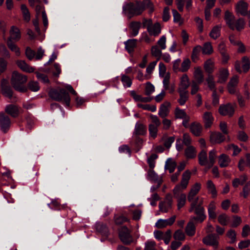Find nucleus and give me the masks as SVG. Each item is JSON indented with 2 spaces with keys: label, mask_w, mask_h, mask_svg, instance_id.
I'll return each instance as SVG.
<instances>
[{
  "label": "nucleus",
  "mask_w": 250,
  "mask_h": 250,
  "mask_svg": "<svg viewBox=\"0 0 250 250\" xmlns=\"http://www.w3.org/2000/svg\"><path fill=\"white\" fill-rule=\"evenodd\" d=\"M21 10L24 20L26 22H28L30 20V14L25 4H22L21 5Z\"/></svg>",
  "instance_id": "obj_53"
},
{
  "label": "nucleus",
  "mask_w": 250,
  "mask_h": 250,
  "mask_svg": "<svg viewBox=\"0 0 250 250\" xmlns=\"http://www.w3.org/2000/svg\"><path fill=\"white\" fill-rule=\"evenodd\" d=\"M185 154L188 159H192L196 155L195 148L192 146H188L185 150Z\"/></svg>",
  "instance_id": "obj_42"
},
{
  "label": "nucleus",
  "mask_w": 250,
  "mask_h": 250,
  "mask_svg": "<svg viewBox=\"0 0 250 250\" xmlns=\"http://www.w3.org/2000/svg\"><path fill=\"white\" fill-rule=\"evenodd\" d=\"M189 129L191 132L194 135L199 136L201 135L203 127L201 124L194 122L191 124L189 126Z\"/></svg>",
  "instance_id": "obj_20"
},
{
  "label": "nucleus",
  "mask_w": 250,
  "mask_h": 250,
  "mask_svg": "<svg viewBox=\"0 0 250 250\" xmlns=\"http://www.w3.org/2000/svg\"><path fill=\"white\" fill-rule=\"evenodd\" d=\"M180 98L178 99V103L181 105H183L185 104L186 102L188 99V91L183 90H178Z\"/></svg>",
  "instance_id": "obj_40"
},
{
  "label": "nucleus",
  "mask_w": 250,
  "mask_h": 250,
  "mask_svg": "<svg viewBox=\"0 0 250 250\" xmlns=\"http://www.w3.org/2000/svg\"><path fill=\"white\" fill-rule=\"evenodd\" d=\"M193 221L190 219V221L188 223L185 228V231L187 234L189 236H192L195 233L196 229L193 224Z\"/></svg>",
  "instance_id": "obj_39"
},
{
  "label": "nucleus",
  "mask_w": 250,
  "mask_h": 250,
  "mask_svg": "<svg viewBox=\"0 0 250 250\" xmlns=\"http://www.w3.org/2000/svg\"><path fill=\"white\" fill-rule=\"evenodd\" d=\"M141 3L145 7V9H148L149 13H151L154 11V4L150 0H143L141 1Z\"/></svg>",
  "instance_id": "obj_51"
},
{
  "label": "nucleus",
  "mask_w": 250,
  "mask_h": 250,
  "mask_svg": "<svg viewBox=\"0 0 250 250\" xmlns=\"http://www.w3.org/2000/svg\"><path fill=\"white\" fill-rule=\"evenodd\" d=\"M147 31L150 35L158 36L161 32V27L159 23L156 22L148 27Z\"/></svg>",
  "instance_id": "obj_22"
},
{
  "label": "nucleus",
  "mask_w": 250,
  "mask_h": 250,
  "mask_svg": "<svg viewBox=\"0 0 250 250\" xmlns=\"http://www.w3.org/2000/svg\"><path fill=\"white\" fill-rule=\"evenodd\" d=\"M216 209L215 203L214 201H211L208 208V217L210 219H215L216 217V214L215 212Z\"/></svg>",
  "instance_id": "obj_44"
},
{
  "label": "nucleus",
  "mask_w": 250,
  "mask_h": 250,
  "mask_svg": "<svg viewBox=\"0 0 250 250\" xmlns=\"http://www.w3.org/2000/svg\"><path fill=\"white\" fill-rule=\"evenodd\" d=\"M96 229L97 231L100 232L104 236H107L108 229L106 226L103 223H98L96 224Z\"/></svg>",
  "instance_id": "obj_45"
},
{
  "label": "nucleus",
  "mask_w": 250,
  "mask_h": 250,
  "mask_svg": "<svg viewBox=\"0 0 250 250\" xmlns=\"http://www.w3.org/2000/svg\"><path fill=\"white\" fill-rule=\"evenodd\" d=\"M27 80V78L26 76L17 71H14L12 73L11 82L16 90L21 92H26L27 88L24 84L26 83Z\"/></svg>",
  "instance_id": "obj_1"
},
{
  "label": "nucleus",
  "mask_w": 250,
  "mask_h": 250,
  "mask_svg": "<svg viewBox=\"0 0 250 250\" xmlns=\"http://www.w3.org/2000/svg\"><path fill=\"white\" fill-rule=\"evenodd\" d=\"M151 122L148 125V131L149 136L153 139L157 137L158 127L161 125V121L156 115H151L150 116Z\"/></svg>",
  "instance_id": "obj_4"
},
{
  "label": "nucleus",
  "mask_w": 250,
  "mask_h": 250,
  "mask_svg": "<svg viewBox=\"0 0 250 250\" xmlns=\"http://www.w3.org/2000/svg\"><path fill=\"white\" fill-rule=\"evenodd\" d=\"M221 25H216L214 26L210 31L209 36L211 38L216 40L221 35Z\"/></svg>",
  "instance_id": "obj_34"
},
{
  "label": "nucleus",
  "mask_w": 250,
  "mask_h": 250,
  "mask_svg": "<svg viewBox=\"0 0 250 250\" xmlns=\"http://www.w3.org/2000/svg\"><path fill=\"white\" fill-rule=\"evenodd\" d=\"M170 103L168 102H165L164 104H161L158 115L162 118H166L169 113L168 107L170 106Z\"/></svg>",
  "instance_id": "obj_25"
},
{
  "label": "nucleus",
  "mask_w": 250,
  "mask_h": 250,
  "mask_svg": "<svg viewBox=\"0 0 250 250\" xmlns=\"http://www.w3.org/2000/svg\"><path fill=\"white\" fill-rule=\"evenodd\" d=\"M162 141L164 142V146L167 148H169L175 140V138L173 136L167 137L166 136H163L162 138Z\"/></svg>",
  "instance_id": "obj_54"
},
{
  "label": "nucleus",
  "mask_w": 250,
  "mask_h": 250,
  "mask_svg": "<svg viewBox=\"0 0 250 250\" xmlns=\"http://www.w3.org/2000/svg\"><path fill=\"white\" fill-rule=\"evenodd\" d=\"M137 41L136 39H129L125 42V48L128 53H131L133 52L136 46Z\"/></svg>",
  "instance_id": "obj_37"
},
{
  "label": "nucleus",
  "mask_w": 250,
  "mask_h": 250,
  "mask_svg": "<svg viewBox=\"0 0 250 250\" xmlns=\"http://www.w3.org/2000/svg\"><path fill=\"white\" fill-rule=\"evenodd\" d=\"M189 86V78L187 74H184L180 79V83L178 90L188 91Z\"/></svg>",
  "instance_id": "obj_23"
},
{
  "label": "nucleus",
  "mask_w": 250,
  "mask_h": 250,
  "mask_svg": "<svg viewBox=\"0 0 250 250\" xmlns=\"http://www.w3.org/2000/svg\"><path fill=\"white\" fill-rule=\"evenodd\" d=\"M173 238L176 240L184 241L185 239V234L181 229H178L174 232Z\"/></svg>",
  "instance_id": "obj_57"
},
{
  "label": "nucleus",
  "mask_w": 250,
  "mask_h": 250,
  "mask_svg": "<svg viewBox=\"0 0 250 250\" xmlns=\"http://www.w3.org/2000/svg\"><path fill=\"white\" fill-rule=\"evenodd\" d=\"M141 23L139 21H132L130 23L129 27L131 29V35L133 37L136 36L141 28Z\"/></svg>",
  "instance_id": "obj_32"
},
{
  "label": "nucleus",
  "mask_w": 250,
  "mask_h": 250,
  "mask_svg": "<svg viewBox=\"0 0 250 250\" xmlns=\"http://www.w3.org/2000/svg\"><path fill=\"white\" fill-rule=\"evenodd\" d=\"M207 188L208 193L211 194L212 198H215L217 195V191L215 185L211 180H208L207 182Z\"/></svg>",
  "instance_id": "obj_35"
},
{
  "label": "nucleus",
  "mask_w": 250,
  "mask_h": 250,
  "mask_svg": "<svg viewBox=\"0 0 250 250\" xmlns=\"http://www.w3.org/2000/svg\"><path fill=\"white\" fill-rule=\"evenodd\" d=\"M5 111L13 118L17 117L20 114L19 107L13 104L7 105L5 108Z\"/></svg>",
  "instance_id": "obj_15"
},
{
  "label": "nucleus",
  "mask_w": 250,
  "mask_h": 250,
  "mask_svg": "<svg viewBox=\"0 0 250 250\" xmlns=\"http://www.w3.org/2000/svg\"><path fill=\"white\" fill-rule=\"evenodd\" d=\"M177 167V163L173 159L168 158L165 164V169L168 170L170 173H173Z\"/></svg>",
  "instance_id": "obj_26"
},
{
  "label": "nucleus",
  "mask_w": 250,
  "mask_h": 250,
  "mask_svg": "<svg viewBox=\"0 0 250 250\" xmlns=\"http://www.w3.org/2000/svg\"><path fill=\"white\" fill-rule=\"evenodd\" d=\"M206 81L207 82L208 87L210 90H212L213 91L216 90L214 77L211 74L208 75L206 79Z\"/></svg>",
  "instance_id": "obj_50"
},
{
  "label": "nucleus",
  "mask_w": 250,
  "mask_h": 250,
  "mask_svg": "<svg viewBox=\"0 0 250 250\" xmlns=\"http://www.w3.org/2000/svg\"><path fill=\"white\" fill-rule=\"evenodd\" d=\"M177 193H177L175 195L174 194V196L176 198H177V208L178 209H180L185 205L186 201V195L185 193H181L179 196L178 197L177 195Z\"/></svg>",
  "instance_id": "obj_46"
},
{
  "label": "nucleus",
  "mask_w": 250,
  "mask_h": 250,
  "mask_svg": "<svg viewBox=\"0 0 250 250\" xmlns=\"http://www.w3.org/2000/svg\"><path fill=\"white\" fill-rule=\"evenodd\" d=\"M219 236L215 234L211 233L203 238V242L207 246H210L214 249H217L219 245Z\"/></svg>",
  "instance_id": "obj_7"
},
{
  "label": "nucleus",
  "mask_w": 250,
  "mask_h": 250,
  "mask_svg": "<svg viewBox=\"0 0 250 250\" xmlns=\"http://www.w3.org/2000/svg\"><path fill=\"white\" fill-rule=\"evenodd\" d=\"M8 47L12 52H14L17 56L21 55V51L20 48L12 42L7 41Z\"/></svg>",
  "instance_id": "obj_47"
},
{
  "label": "nucleus",
  "mask_w": 250,
  "mask_h": 250,
  "mask_svg": "<svg viewBox=\"0 0 250 250\" xmlns=\"http://www.w3.org/2000/svg\"><path fill=\"white\" fill-rule=\"evenodd\" d=\"M11 121L8 116L4 113H0V125L2 131L6 133L9 129Z\"/></svg>",
  "instance_id": "obj_12"
},
{
  "label": "nucleus",
  "mask_w": 250,
  "mask_h": 250,
  "mask_svg": "<svg viewBox=\"0 0 250 250\" xmlns=\"http://www.w3.org/2000/svg\"><path fill=\"white\" fill-rule=\"evenodd\" d=\"M50 97L55 101L62 102L69 106L70 105V98L69 94L66 92L65 89L62 88L60 90L53 89L49 91Z\"/></svg>",
  "instance_id": "obj_3"
},
{
  "label": "nucleus",
  "mask_w": 250,
  "mask_h": 250,
  "mask_svg": "<svg viewBox=\"0 0 250 250\" xmlns=\"http://www.w3.org/2000/svg\"><path fill=\"white\" fill-rule=\"evenodd\" d=\"M28 88L33 92H37L40 89V86L37 82L31 81L28 83Z\"/></svg>",
  "instance_id": "obj_61"
},
{
  "label": "nucleus",
  "mask_w": 250,
  "mask_h": 250,
  "mask_svg": "<svg viewBox=\"0 0 250 250\" xmlns=\"http://www.w3.org/2000/svg\"><path fill=\"white\" fill-rule=\"evenodd\" d=\"M121 82L125 87H130L132 84V80L127 76L125 75H122Z\"/></svg>",
  "instance_id": "obj_56"
},
{
  "label": "nucleus",
  "mask_w": 250,
  "mask_h": 250,
  "mask_svg": "<svg viewBox=\"0 0 250 250\" xmlns=\"http://www.w3.org/2000/svg\"><path fill=\"white\" fill-rule=\"evenodd\" d=\"M216 157V151L212 149L209 152L208 168H210L214 165Z\"/></svg>",
  "instance_id": "obj_52"
},
{
  "label": "nucleus",
  "mask_w": 250,
  "mask_h": 250,
  "mask_svg": "<svg viewBox=\"0 0 250 250\" xmlns=\"http://www.w3.org/2000/svg\"><path fill=\"white\" fill-rule=\"evenodd\" d=\"M48 206L52 209L60 210L64 208V205H61L57 200H53L50 204H48Z\"/></svg>",
  "instance_id": "obj_62"
},
{
  "label": "nucleus",
  "mask_w": 250,
  "mask_h": 250,
  "mask_svg": "<svg viewBox=\"0 0 250 250\" xmlns=\"http://www.w3.org/2000/svg\"><path fill=\"white\" fill-rule=\"evenodd\" d=\"M248 4L244 1H239L236 6V10L237 13L240 14L241 15L245 16L247 15Z\"/></svg>",
  "instance_id": "obj_21"
},
{
  "label": "nucleus",
  "mask_w": 250,
  "mask_h": 250,
  "mask_svg": "<svg viewBox=\"0 0 250 250\" xmlns=\"http://www.w3.org/2000/svg\"><path fill=\"white\" fill-rule=\"evenodd\" d=\"M250 193V181L247 182L243 188L242 191L240 195L244 198H247Z\"/></svg>",
  "instance_id": "obj_55"
},
{
  "label": "nucleus",
  "mask_w": 250,
  "mask_h": 250,
  "mask_svg": "<svg viewBox=\"0 0 250 250\" xmlns=\"http://www.w3.org/2000/svg\"><path fill=\"white\" fill-rule=\"evenodd\" d=\"M10 36L8 38L7 41L12 42L15 41L17 42L21 39V34L20 29L15 26H12L11 27V29L9 31Z\"/></svg>",
  "instance_id": "obj_13"
},
{
  "label": "nucleus",
  "mask_w": 250,
  "mask_h": 250,
  "mask_svg": "<svg viewBox=\"0 0 250 250\" xmlns=\"http://www.w3.org/2000/svg\"><path fill=\"white\" fill-rule=\"evenodd\" d=\"M131 231L126 226L122 227L119 229V236L121 241L125 245H129L133 241L131 235Z\"/></svg>",
  "instance_id": "obj_6"
},
{
  "label": "nucleus",
  "mask_w": 250,
  "mask_h": 250,
  "mask_svg": "<svg viewBox=\"0 0 250 250\" xmlns=\"http://www.w3.org/2000/svg\"><path fill=\"white\" fill-rule=\"evenodd\" d=\"M145 7L141 3V1H136L135 3L130 2L123 7L124 13L129 18L139 16L145 11Z\"/></svg>",
  "instance_id": "obj_2"
},
{
  "label": "nucleus",
  "mask_w": 250,
  "mask_h": 250,
  "mask_svg": "<svg viewBox=\"0 0 250 250\" xmlns=\"http://www.w3.org/2000/svg\"><path fill=\"white\" fill-rule=\"evenodd\" d=\"M218 165L221 167H226L229 166L231 159L225 154H222L218 157Z\"/></svg>",
  "instance_id": "obj_18"
},
{
  "label": "nucleus",
  "mask_w": 250,
  "mask_h": 250,
  "mask_svg": "<svg viewBox=\"0 0 250 250\" xmlns=\"http://www.w3.org/2000/svg\"><path fill=\"white\" fill-rule=\"evenodd\" d=\"M218 77V83H225L229 76V72L226 68H221L219 69V72L217 75Z\"/></svg>",
  "instance_id": "obj_19"
},
{
  "label": "nucleus",
  "mask_w": 250,
  "mask_h": 250,
  "mask_svg": "<svg viewBox=\"0 0 250 250\" xmlns=\"http://www.w3.org/2000/svg\"><path fill=\"white\" fill-rule=\"evenodd\" d=\"M176 216L174 215L167 219H159L156 222L155 226L158 229H162L167 226L172 225L175 221Z\"/></svg>",
  "instance_id": "obj_14"
},
{
  "label": "nucleus",
  "mask_w": 250,
  "mask_h": 250,
  "mask_svg": "<svg viewBox=\"0 0 250 250\" xmlns=\"http://www.w3.org/2000/svg\"><path fill=\"white\" fill-rule=\"evenodd\" d=\"M148 178L155 182H158L160 180L159 179L158 175L155 172L153 169H150L147 172Z\"/></svg>",
  "instance_id": "obj_58"
},
{
  "label": "nucleus",
  "mask_w": 250,
  "mask_h": 250,
  "mask_svg": "<svg viewBox=\"0 0 250 250\" xmlns=\"http://www.w3.org/2000/svg\"><path fill=\"white\" fill-rule=\"evenodd\" d=\"M210 139L212 143L219 144L225 140V137L220 132H217L212 133Z\"/></svg>",
  "instance_id": "obj_28"
},
{
  "label": "nucleus",
  "mask_w": 250,
  "mask_h": 250,
  "mask_svg": "<svg viewBox=\"0 0 250 250\" xmlns=\"http://www.w3.org/2000/svg\"><path fill=\"white\" fill-rule=\"evenodd\" d=\"M229 220V217L226 214H222L218 217V222L222 225L226 226Z\"/></svg>",
  "instance_id": "obj_63"
},
{
  "label": "nucleus",
  "mask_w": 250,
  "mask_h": 250,
  "mask_svg": "<svg viewBox=\"0 0 250 250\" xmlns=\"http://www.w3.org/2000/svg\"><path fill=\"white\" fill-rule=\"evenodd\" d=\"M248 180V177L246 175H242L239 178L233 179L232 182V185L233 187L237 188L239 185H243Z\"/></svg>",
  "instance_id": "obj_36"
},
{
  "label": "nucleus",
  "mask_w": 250,
  "mask_h": 250,
  "mask_svg": "<svg viewBox=\"0 0 250 250\" xmlns=\"http://www.w3.org/2000/svg\"><path fill=\"white\" fill-rule=\"evenodd\" d=\"M146 133V126L142 124L137 123L135 125L134 134L136 135H144Z\"/></svg>",
  "instance_id": "obj_30"
},
{
  "label": "nucleus",
  "mask_w": 250,
  "mask_h": 250,
  "mask_svg": "<svg viewBox=\"0 0 250 250\" xmlns=\"http://www.w3.org/2000/svg\"><path fill=\"white\" fill-rule=\"evenodd\" d=\"M144 250H157L156 243L153 241H148L145 243Z\"/></svg>",
  "instance_id": "obj_64"
},
{
  "label": "nucleus",
  "mask_w": 250,
  "mask_h": 250,
  "mask_svg": "<svg viewBox=\"0 0 250 250\" xmlns=\"http://www.w3.org/2000/svg\"><path fill=\"white\" fill-rule=\"evenodd\" d=\"M191 173L189 170H186L182 175V179L180 185H176L173 189L174 194L178 193L182 189H185L188 184L191 177Z\"/></svg>",
  "instance_id": "obj_5"
},
{
  "label": "nucleus",
  "mask_w": 250,
  "mask_h": 250,
  "mask_svg": "<svg viewBox=\"0 0 250 250\" xmlns=\"http://www.w3.org/2000/svg\"><path fill=\"white\" fill-rule=\"evenodd\" d=\"M238 83V77L237 76L232 77L228 84V89L229 93L234 94Z\"/></svg>",
  "instance_id": "obj_17"
},
{
  "label": "nucleus",
  "mask_w": 250,
  "mask_h": 250,
  "mask_svg": "<svg viewBox=\"0 0 250 250\" xmlns=\"http://www.w3.org/2000/svg\"><path fill=\"white\" fill-rule=\"evenodd\" d=\"M235 106V104L233 105L230 103L221 105L219 108V112L221 115L232 117L234 113Z\"/></svg>",
  "instance_id": "obj_8"
},
{
  "label": "nucleus",
  "mask_w": 250,
  "mask_h": 250,
  "mask_svg": "<svg viewBox=\"0 0 250 250\" xmlns=\"http://www.w3.org/2000/svg\"><path fill=\"white\" fill-rule=\"evenodd\" d=\"M16 63L18 67L24 72L31 73L34 72L35 70L34 68L29 66L24 61L18 60L17 61Z\"/></svg>",
  "instance_id": "obj_27"
},
{
  "label": "nucleus",
  "mask_w": 250,
  "mask_h": 250,
  "mask_svg": "<svg viewBox=\"0 0 250 250\" xmlns=\"http://www.w3.org/2000/svg\"><path fill=\"white\" fill-rule=\"evenodd\" d=\"M1 90L2 95L11 99L13 96V91L9 84L8 80L2 79L1 81Z\"/></svg>",
  "instance_id": "obj_11"
},
{
  "label": "nucleus",
  "mask_w": 250,
  "mask_h": 250,
  "mask_svg": "<svg viewBox=\"0 0 250 250\" xmlns=\"http://www.w3.org/2000/svg\"><path fill=\"white\" fill-rule=\"evenodd\" d=\"M189 202L191 203L189 211L191 212L194 210L196 207L197 206L202 205L203 203V198L199 196H197L195 197L194 199H193L192 201Z\"/></svg>",
  "instance_id": "obj_38"
},
{
  "label": "nucleus",
  "mask_w": 250,
  "mask_h": 250,
  "mask_svg": "<svg viewBox=\"0 0 250 250\" xmlns=\"http://www.w3.org/2000/svg\"><path fill=\"white\" fill-rule=\"evenodd\" d=\"M191 62L188 58L185 59L181 64L180 72H186L189 69Z\"/></svg>",
  "instance_id": "obj_48"
},
{
  "label": "nucleus",
  "mask_w": 250,
  "mask_h": 250,
  "mask_svg": "<svg viewBox=\"0 0 250 250\" xmlns=\"http://www.w3.org/2000/svg\"><path fill=\"white\" fill-rule=\"evenodd\" d=\"M199 163L201 166H208V162L207 152L202 150L198 155Z\"/></svg>",
  "instance_id": "obj_33"
},
{
  "label": "nucleus",
  "mask_w": 250,
  "mask_h": 250,
  "mask_svg": "<svg viewBox=\"0 0 250 250\" xmlns=\"http://www.w3.org/2000/svg\"><path fill=\"white\" fill-rule=\"evenodd\" d=\"M202 51L201 46L198 45L195 46L192 50L191 58L193 62H196L199 59V56Z\"/></svg>",
  "instance_id": "obj_41"
},
{
  "label": "nucleus",
  "mask_w": 250,
  "mask_h": 250,
  "mask_svg": "<svg viewBox=\"0 0 250 250\" xmlns=\"http://www.w3.org/2000/svg\"><path fill=\"white\" fill-rule=\"evenodd\" d=\"M202 52L204 55H210L213 52L212 46L210 42H206L202 47Z\"/></svg>",
  "instance_id": "obj_43"
},
{
  "label": "nucleus",
  "mask_w": 250,
  "mask_h": 250,
  "mask_svg": "<svg viewBox=\"0 0 250 250\" xmlns=\"http://www.w3.org/2000/svg\"><path fill=\"white\" fill-rule=\"evenodd\" d=\"M203 119L205 127L206 128H209L213 123L214 118L211 112H205L203 115Z\"/></svg>",
  "instance_id": "obj_24"
},
{
  "label": "nucleus",
  "mask_w": 250,
  "mask_h": 250,
  "mask_svg": "<svg viewBox=\"0 0 250 250\" xmlns=\"http://www.w3.org/2000/svg\"><path fill=\"white\" fill-rule=\"evenodd\" d=\"M214 62L211 59L207 60L204 64V67L205 71L208 73V75L211 74L214 70Z\"/></svg>",
  "instance_id": "obj_31"
},
{
  "label": "nucleus",
  "mask_w": 250,
  "mask_h": 250,
  "mask_svg": "<svg viewBox=\"0 0 250 250\" xmlns=\"http://www.w3.org/2000/svg\"><path fill=\"white\" fill-rule=\"evenodd\" d=\"M172 197L171 194H167L163 202L159 203L160 210L163 212H167L172 207Z\"/></svg>",
  "instance_id": "obj_10"
},
{
  "label": "nucleus",
  "mask_w": 250,
  "mask_h": 250,
  "mask_svg": "<svg viewBox=\"0 0 250 250\" xmlns=\"http://www.w3.org/2000/svg\"><path fill=\"white\" fill-rule=\"evenodd\" d=\"M128 220L127 218L123 215H116L114 217L115 223L117 225H121Z\"/></svg>",
  "instance_id": "obj_60"
},
{
  "label": "nucleus",
  "mask_w": 250,
  "mask_h": 250,
  "mask_svg": "<svg viewBox=\"0 0 250 250\" xmlns=\"http://www.w3.org/2000/svg\"><path fill=\"white\" fill-rule=\"evenodd\" d=\"M224 19L227 24L232 30L235 29V17L232 13L227 10L225 13Z\"/></svg>",
  "instance_id": "obj_16"
},
{
  "label": "nucleus",
  "mask_w": 250,
  "mask_h": 250,
  "mask_svg": "<svg viewBox=\"0 0 250 250\" xmlns=\"http://www.w3.org/2000/svg\"><path fill=\"white\" fill-rule=\"evenodd\" d=\"M195 214L197 216H192L191 217L192 221H195L202 223L204 221L206 218V215L205 214V209L203 207L201 206H197L195 207L194 210Z\"/></svg>",
  "instance_id": "obj_9"
},
{
  "label": "nucleus",
  "mask_w": 250,
  "mask_h": 250,
  "mask_svg": "<svg viewBox=\"0 0 250 250\" xmlns=\"http://www.w3.org/2000/svg\"><path fill=\"white\" fill-rule=\"evenodd\" d=\"M193 76L196 82L198 84H200L203 82L204 75L201 68L200 67H197L194 68Z\"/></svg>",
  "instance_id": "obj_29"
},
{
  "label": "nucleus",
  "mask_w": 250,
  "mask_h": 250,
  "mask_svg": "<svg viewBox=\"0 0 250 250\" xmlns=\"http://www.w3.org/2000/svg\"><path fill=\"white\" fill-rule=\"evenodd\" d=\"M151 53L152 56L157 58V61H159L162 57V51L157 45H154L152 46Z\"/></svg>",
  "instance_id": "obj_49"
},
{
  "label": "nucleus",
  "mask_w": 250,
  "mask_h": 250,
  "mask_svg": "<svg viewBox=\"0 0 250 250\" xmlns=\"http://www.w3.org/2000/svg\"><path fill=\"white\" fill-rule=\"evenodd\" d=\"M187 116H188V115L184 110L181 109L179 107L176 108L175 111V116L176 118L182 119Z\"/></svg>",
  "instance_id": "obj_59"
}]
</instances>
